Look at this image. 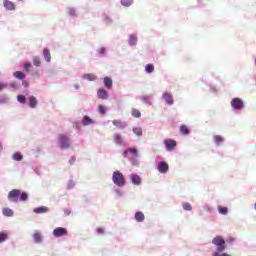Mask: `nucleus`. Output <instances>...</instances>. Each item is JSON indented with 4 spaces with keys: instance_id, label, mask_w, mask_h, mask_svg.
Instances as JSON below:
<instances>
[{
    "instance_id": "412c9836",
    "label": "nucleus",
    "mask_w": 256,
    "mask_h": 256,
    "mask_svg": "<svg viewBox=\"0 0 256 256\" xmlns=\"http://www.w3.org/2000/svg\"><path fill=\"white\" fill-rule=\"evenodd\" d=\"M93 123V120L89 118V116H84L82 119V125H91Z\"/></svg>"
},
{
    "instance_id": "b1692460",
    "label": "nucleus",
    "mask_w": 256,
    "mask_h": 256,
    "mask_svg": "<svg viewBox=\"0 0 256 256\" xmlns=\"http://www.w3.org/2000/svg\"><path fill=\"white\" fill-rule=\"evenodd\" d=\"M146 73H153L155 71V66L153 64H147L145 67Z\"/></svg>"
},
{
    "instance_id": "cd10ccee",
    "label": "nucleus",
    "mask_w": 256,
    "mask_h": 256,
    "mask_svg": "<svg viewBox=\"0 0 256 256\" xmlns=\"http://www.w3.org/2000/svg\"><path fill=\"white\" fill-rule=\"evenodd\" d=\"M218 211L221 215H227V213L229 212V210L227 209V207H223V206H218Z\"/></svg>"
},
{
    "instance_id": "72a5a7b5",
    "label": "nucleus",
    "mask_w": 256,
    "mask_h": 256,
    "mask_svg": "<svg viewBox=\"0 0 256 256\" xmlns=\"http://www.w3.org/2000/svg\"><path fill=\"white\" fill-rule=\"evenodd\" d=\"M9 236L7 235V233H4V232H0V243H3L5 241H7V238Z\"/></svg>"
},
{
    "instance_id": "ddd939ff",
    "label": "nucleus",
    "mask_w": 256,
    "mask_h": 256,
    "mask_svg": "<svg viewBox=\"0 0 256 256\" xmlns=\"http://www.w3.org/2000/svg\"><path fill=\"white\" fill-rule=\"evenodd\" d=\"M43 56L47 63H51V51H49V49L45 48L43 50Z\"/></svg>"
},
{
    "instance_id": "8fccbe9b",
    "label": "nucleus",
    "mask_w": 256,
    "mask_h": 256,
    "mask_svg": "<svg viewBox=\"0 0 256 256\" xmlns=\"http://www.w3.org/2000/svg\"><path fill=\"white\" fill-rule=\"evenodd\" d=\"M254 209L256 210V203L254 204Z\"/></svg>"
},
{
    "instance_id": "a878e982",
    "label": "nucleus",
    "mask_w": 256,
    "mask_h": 256,
    "mask_svg": "<svg viewBox=\"0 0 256 256\" xmlns=\"http://www.w3.org/2000/svg\"><path fill=\"white\" fill-rule=\"evenodd\" d=\"M121 5H123V7H131L133 0H121Z\"/></svg>"
},
{
    "instance_id": "58836bf2",
    "label": "nucleus",
    "mask_w": 256,
    "mask_h": 256,
    "mask_svg": "<svg viewBox=\"0 0 256 256\" xmlns=\"http://www.w3.org/2000/svg\"><path fill=\"white\" fill-rule=\"evenodd\" d=\"M31 67H33V65L31 63H25L24 64V71H31Z\"/></svg>"
},
{
    "instance_id": "09e8293b",
    "label": "nucleus",
    "mask_w": 256,
    "mask_h": 256,
    "mask_svg": "<svg viewBox=\"0 0 256 256\" xmlns=\"http://www.w3.org/2000/svg\"><path fill=\"white\" fill-rule=\"evenodd\" d=\"M65 214H66V215H71V211L65 210Z\"/></svg>"
},
{
    "instance_id": "c03bdc74",
    "label": "nucleus",
    "mask_w": 256,
    "mask_h": 256,
    "mask_svg": "<svg viewBox=\"0 0 256 256\" xmlns=\"http://www.w3.org/2000/svg\"><path fill=\"white\" fill-rule=\"evenodd\" d=\"M0 103H7V97L1 96L0 97Z\"/></svg>"
},
{
    "instance_id": "2f4dec72",
    "label": "nucleus",
    "mask_w": 256,
    "mask_h": 256,
    "mask_svg": "<svg viewBox=\"0 0 256 256\" xmlns=\"http://www.w3.org/2000/svg\"><path fill=\"white\" fill-rule=\"evenodd\" d=\"M98 111L101 115H105L107 113V108L103 105L98 106Z\"/></svg>"
},
{
    "instance_id": "aec40b11",
    "label": "nucleus",
    "mask_w": 256,
    "mask_h": 256,
    "mask_svg": "<svg viewBox=\"0 0 256 256\" xmlns=\"http://www.w3.org/2000/svg\"><path fill=\"white\" fill-rule=\"evenodd\" d=\"M2 213L5 217H13V210L11 208H4Z\"/></svg>"
},
{
    "instance_id": "20e7f679",
    "label": "nucleus",
    "mask_w": 256,
    "mask_h": 256,
    "mask_svg": "<svg viewBox=\"0 0 256 256\" xmlns=\"http://www.w3.org/2000/svg\"><path fill=\"white\" fill-rule=\"evenodd\" d=\"M59 141L61 149H69L71 147V141L66 134H60Z\"/></svg>"
},
{
    "instance_id": "6e6552de",
    "label": "nucleus",
    "mask_w": 256,
    "mask_h": 256,
    "mask_svg": "<svg viewBox=\"0 0 256 256\" xmlns=\"http://www.w3.org/2000/svg\"><path fill=\"white\" fill-rule=\"evenodd\" d=\"M162 99H164V101H166L167 105H173V103H174L173 95H171V93H169V92H164L162 95Z\"/></svg>"
},
{
    "instance_id": "423d86ee",
    "label": "nucleus",
    "mask_w": 256,
    "mask_h": 256,
    "mask_svg": "<svg viewBox=\"0 0 256 256\" xmlns=\"http://www.w3.org/2000/svg\"><path fill=\"white\" fill-rule=\"evenodd\" d=\"M69 232L67 231V228H63V227H57L53 230V235L54 237H65V235H68Z\"/></svg>"
},
{
    "instance_id": "f3484780",
    "label": "nucleus",
    "mask_w": 256,
    "mask_h": 256,
    "mask_svg": "<svg viewBox=\"0 0 256 256\" xmlns=\"http://www.w3.org/2000/svg\"><path fill=\"white\" fill-rule=\"evenodd\" d=\"M113 139H114L116 145H122L123 144V137L120 134H114Z\"/></svg>"
},
{
    "instance_id": "7c9ffc66",
    "label": "nucleus",
    "mask_w": 256,
    "mask_h": 256,
    "mask_svg": "<svg viewBox=\"0 0 256 256\" xmlns=\"http://www.w3.org/2000/svg\"><path fill=\"white\" fill-rule=\"evenodd\" d=\"M130 45H137V37L135 35H131L129 38Z\"/></svg>"
},
{
    "instance_id": "e433bc0d",
    "label": "nucleus",
    "mask_w": 256,
    "mask_h": 256,
    "mask_svg": "<svg viewBox=\"0 0 256 256\" xmlns=\"http://www.w3.org/2000/svg\"><path fill=\"white\" fill-rule=\"evenodd\" d=\"M133 133H135V135L141 136L143 135V130L139 127L133 128Z\"/></svg>"
},
{
    "instance_id": "f03ea898",
    "label": "nucleus",
    "mask_w": 256,
    "mask_h": 256,
    "mask_svg": "<svg viewBox=\"0 0 256 256\" xmlns=\"http://www.w3.org/2000/svg\"><path fill=\"white\" fill-rule=\"evenodd\" d=\"M213 245H215L216 253H223L225 249H227V245L225 243V239H223L221 236H216L212 240Z\"/></svg>"
},
{
    "instance_id": "c756f323",
    "label": "nucleus",
    "mask_w": 256,
    "mask_h": 256,
    "mask_svg": "<svg viewBox=\"0 0 256 256\" xmlns=\"http://www.w3.org/2000/svg\"><path fill=\"white\" fill-rule=\"evenodd\" d=\"M214 141L217 145H220V143H223L224 139L220 135H215L214 136Z\"/></svg>"
},
{
    "instance_id": "0eeeda50",
    "label": "nucleus",
    "mask_w": 256,
    "mask_h": 256,
    "mask_svg": "<svg viewBox=\"0 0 256 256\" xmlns=\"http://www.w3.org/2000/svg\"><path fill=\"white\" fill-rule=\"evenodd\" d=\"M164 145L167 151H173L177 147V142L173 139H166L164 140Z\"/></svg>"
},
{
    "instance_id": "6ab92c4d",
    "label": "nucleus",
    "mask_w": 256,
    "mask_h": 256,
    "mask_svg": "<svg viewBox=\"0 0 256 256\" xmlns=\"http://www.w3.org/2000/svg\"><path fill=\"white\" fill-rule=\"evenodd\" d=\"M33 239H34L35 243H41L43 241V236L41 235V233L35 232L33 234Z\"/></svg>"
},
{
    "instance_id": "9b49d317",
    "label": "nucleus",
    "mask_w": 256,
    "mask_h": 256,
    "mask_svg": "<svg viewBox=\"0 0 256 256\" xmlns=\"http://www.w3.org/2000/svg\"><path fill=\"white\" fill-rule=\"evenodd\" d=\"M97 95L99 99H102V100L109 99V94L104 89H99L97 91Z\"/></svg>"
},
{
    "instance_id": "4c0bfd02",
    "label": "nucleus",
    "mask_w": 256,
    "mask_h": 256,
    "mask_svg": "<svg viewBox=\"0 0 256 256\" xmlns=\"http://www.w3.org/2000/svg\"><path fill=\"white\" fill-rule=\"evenodd\" d=\"M128 153H132V155H134V157H137V155H138L137 148H128Z\"/></svg>"
},
{
    "instance_id": "a211bd4d",
    "label": "nucleus",
    "mask_w": 256,
    "mask_h": 256,
    "mask_svg": "<svg viewBox=\"0 0 256 256\" xmlns=\"http://www.w3.org/2000/svg\"><path fill=\"white\" fill-rule=\"evenodd\" d=\"M49 211V208L42 206L34 209V213L36 214H42V213H47Z\"/></svg>"
},
{
    "instance_id": "37998d69",
    "label": "nucleus",
    "mask_w": 256,
    "mask_h": 256,
    "mask_svg": "<svg viewBox=\"0 0 256 256\" xmlns=\"http://www.w3.org/2000/svg\"><path fill=\"white\" fill-rule=\"evenodd\" d=\"M234 242H235V238H233V237H229V238L226 239V241H225V243H229V244L234 243Z\"/></svg>"
},
{
    "instance_id": "bb28decb",
    "label": "nucleus",
    "mask_w": 256,
    "mask_h": 256,
    "mask_svg": "<svg viewBox=\"0 0 256 256\" xmlns=\"http://www.w3.org/2000/svg\"><path fill=\"white\" fill-rule=\"evenodd\" d=\"M84 79H87V81H95V79H97V76H95V74H85Z\"/></svg>"
},
{
    "instance_id": "c9c22d12",
    "label": "nucleus",
    "mask_w": 256,
    "mask_h": 256,
    "mask_svg": "<svg viewBox=\"0 0 256 256\" xmlns=\"http://www.w3.org/2000/svg\"><path fill=\"white\" fill-rule=\"evenodd\" d=\"M23 159V156L21 155V153H14L13 155V160L14 161H21Z\"/></svg>"
},
{
    "instance_id": "49530a36",
    "label": "nucleus",
    "mask_w": 256,
    "mask_h": 256,
    "mask_svg": "<svg viewBox=\"0 0 256 256\" xmlns=\"http://www.w3.org/2000/svg\"><path fill=\"white\" fill-rule=\"evenodd\" d=\"M22 85H23V87H29V82L23 81V82H22Z\"/></svg>"
},
{
    "instance_id": "f257e3e1",
    "label": "nucleus",
    "mask_w": 256,
    "mask_h": 256,
    "mask_svg": "<svg viewBox=\"0 0 256 256\" xmlns=\"http://www.w3.org/2000/svg\"><path fill=\"white\" fill-rule=\"evenodd\" d=\"M19 197L20 201H27V199H29V195L25 192L21 193V190L19 189H13L8 193L9 201H13L14 203H17L19 201Z\"/></svg>"
},
{
    "instance_id": "ea45409f",
    "label": "nucleus",
    "mask_w": 256,
    "mask_h": 256,
    "mask_svg": "<svg viewBox=\"0 0 256 256\" xmlns=\"http://www.w3.org/2000/svg\"><path fill=\"white\" fill-rule=\"evenodd\" d=\"M17 101H19V103H25L26 98L24 95H18L17 96Z\"/></svg>"
},
{
    "instance_id": "4468645a",
    "label": "nucleus",
    "mask_w": 256,
    "mask_h": 256,
    "mask_svg": "<svg viewBox=\"0 0 256 256\" xmlns=\"http://www.w3.org/2000/svg\"><path fill=\"white\" fill-rule=\"evenodd\" d=\"M135 219L138 223H143L145 221V214L143 212H136Z\"/></svg>"
},
{
    "instance_id": "dca6fc26",
    "label": "nucleus",
    "mask_w": 256,
    "mask_h": 256,
    "mask_svg": "<svg viewBox=\"0 0 256 256\" xmlns=\"http://www.w3.org/2000/svg\"><path fill=\"white\" fill-rule=\"evenodd\" d=\"M29 107H31V109H35L37 107V98H35V96H31L29 98Z\"/></svg>"
},
{
    "instance_id": "9d476101",
    "label": "nucleus",
    "mask_w": 256,
    "mask_h": 256,
    "mask_svg": "<svg viewBox=\"0 0 256 256\" xmlns=\"http://www.w3.org/2000/svg\"><path fill=\"white\" fill-rule=\"evenodd\" d=\"M4 7L8 11H15V3L9 1V0H4Z\"/></svg>"
},
{
    "instance_id": "f8f14e48",
    "label": "nucleus",
    "mask_w": 256,
    "mask_h": 256,
    "mask_svg": "<svg viewBox=\"0 0 256 256\" xmlns=\"http://www.w3.org/2000/svg\"><path fill=\"white\" fill-rule=\"evenodd\" d=\"M131 182L133 185H140L141 184V177L137 174L130 175Z\"/></svg>"
},
{
    "instance_id": "a18cd8bd",
    "label": "nucleus",
    "mask_w": 256,
    "mask_h": 256,
    "mask_svg": "<svg viewBox=\"0 0 256 256\" xmlns=\"http://www.w3.org/2000/svg\"><path fill=\"white\" fill-rule=\"evenodd\" d=\"M5 87H7V85L0 82V91H2V89H5Z\"/></svg>"
},
{
    "instance_id": "f704fd0d",
    "label": "nucleus",
    "mask_w": 256,
    "mask_h": 256,
    "mask_svg": "<svg viewBox=\"0 0 256 256\" xmlns=\"http://www.w3.org/2000/svg\"><path fill=\"white\" fill-rule=\"evenodd\" d=\"M132 116L136 117V118L141 117V111L137 110L136 108H133L132 109Z\"/></svg>"
},
{
    "instance_id": "79ce46f5",
    "label": "nucleus",
    "mask_w": 256,
    "mask_h": 256,
    "mask_svg": "<svg viewBox=\"0 0 256 256\" xmlns=\"http://www.w3.org/2000/svg\"><path fill=\"white\" fill-rule=\"evenodd\" d=\"M212 256H231V255H229V254H227V253L219 254V252H214V253L212 254Z\"/></svg>"
},
{
    "instance_id": "473e14b6",
    "label": "nucleus",
    "mask_w": 256,
    "mask_h": 256,
    "mask_svg": "<svg viewBox=\"0 0 256 256\" xmlns=\"http://www.w3.org/2000/svg\"><path fill=\"white\" fill-rule=\"evenodd\" d=\"M113 125H115V127H117L118 129H123V122L119 121V120H114Z\"/></svg>"
},
{
    "instance_id": "a19ab883",
    "label": "nucleus",
    "mask_w": 256,
    "mask_h": 256,
    "mask_svg": "<svg viewBox=\"0 0 256 256\" xmlns=\"http://www.w3.org/2000/svg\"><path fill=\"white\" fill-rule=\"evenodd\" d=\"M96 231H97L98 235H103L105 233V229H103L101 227L97 228Z\"/></svg>"
},
{
    "instance_id": "1a4fd4ad",
    "label": "nucleus",
    "mask_w": 256,
    "mask_h": 256,
    "mask_svg": "<svg viewBox=\"0 0 256 256\" xmlns=\"http://www.w3.org/2000/svg\"><path fill=\"white\" fill-rule=\"evenodd\" d=\"M158 171L159 173H167L169 171V164L167 162H160L158 164Z\"/></svg>"
},
{
    "instance_id": "7ed1b4c3",
    "label": "nucleus",
    "mask_w": 256,
    "mask_h": 256,
    "mask_svg": "<svg viewBox=\"0 0 256 256\" xmlns=\"http://www.w3.org/2000/svg\"><path fill=\"white\" fill-rule=\"evenodd\" d=\"M112 181L117 187L125 186V176L120 171H115L112 175Z\"/></svg>"
},
{
    "instance_id": "de8ad7c7",
    "label": "nucleus",
    "mask_w": 256,
    "mask_h": 256,
    "mask_svg": "<svg viewBox=\"0 0 256 256\" xmlns=\"http://www.w3.org/2000/svg\"><path fill=\"white\" fill-rule=\"evenodd\" d=\"M127 155H129V149L123 152V157H127Z\"/></svg>"
},
{
    "instance_id": "2eb2a0df",
    "label": "nucleus",
    "mask_w": 256,
    "mask_h": 256,
    "mask_svg": "<svg viewBox=\"0 0 256 256\" xmlns=\"http://www.w3.org/2000/svg\"><path fill=\"white\" fill-rule=\"evenodd\" d=\"M104 85L108 89H112L113 88V80L111 78H109V77H105L104 78Z\"/></svg>"
},
{
    "instance_id": "393cba45",
    "label": "nucleus",
    "mask_w": 256,
    "mask_h": 256,
    "mask_svg": "<svg viewBox=\"0 0 256 256\" xmlns=\"http://www.w3.org/2000/svg\"><path fill=\"white\" fill-rule=\"evenodd\" d=\"M180 133H182V135H189V128L186 125H182L180 127Z\"/></svg>"
},
{
    "instance_id": "c85d7f7f",
    "label": "nucleus",
    "mask_w": 256,
    "mask_h": 256,
    "mask_svg": "<svg viewBox=\"0 0 256 256\" xmlns=\"http://www.w3.org/2000/svg\"><path fill=\"white\" fill-rule=\"evenodd\" d=\"M182 207L185 211H191L193 209V206H191V204L189 202H184L182 204Z\"/></svg>"
},
{
    "instance_id": "5701e85b",
    "label": "nucleus",
    "mask_w": 256,
    "mask_h": 256,
    "mask_svg": "<svg viewBox=\"0 0 256 256\" xmlns=\"http://www.w3.org/2000/svg\"><path fill=\"white\" fill-rule=\"evenodd\" d=\"M33 65H35V67H41V58H39V56L33 58Z\"/></svg>"
},
{
    "instance_id": "4be33fe9",
    "label": "nucleus",
    "mask_w": 256,
    "mask_h": 256,
    "mask_svg": "<svg viewBox=\"0 0 256 256\" xmlns=\"http://www.w3.org/2000/svg\"><path fill=\"white\" fill-rule=\"evenodd\" d=\"M13 76L16 78V79H25V75L23 74V72L21 71H16L14 72Z\"/></svg>"
},
{
    "instance_id": "39448f33",
    "label": "nucleus",
    "mask_w": 256,
    "mask_h": 256,
    "mask_svg": "<svg viewBox=\"0 0 256 256\" xmlns=\"http://www.w3.org/2000/svg\"><path fill=\"white\" fill-rule=\"evenodd\" d=\"M231 106L236 110L239 111L245 107V104L243 103V100L240 98H233L231 101Z\"/></svg>"
}]
</instances>
